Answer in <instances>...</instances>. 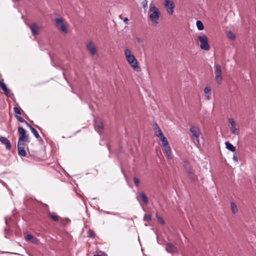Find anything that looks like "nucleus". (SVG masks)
Returning a JSON list of instances; mask_svg holds the SVG:
<instances>
[{
  "mask_svg": "<svg viewBox=\"0 0 256 256\" xmlns=\"http://www.w3.org/2000/svg\"><path fill=\"white\" fill-rule=\"evenodd\" d=\"M124 54L128 62L130 64L134 70L136 72L140 70V68L138 66V62L134 56L132 54L131 51L128 48L124 50Z\"/></svg>",
  "mask_w": 256,
  "mask_h": 256,
  "instance_id": "1",
  "label": "nucleus"
},
{
  "mask_svg": "<svg viewBox=\"0 0 256 256\" xmlns=\"http://www.w3.org/2000/svg\"><path fill=\"white\" fill-rule=\"evenodd\" d=\"M18 133L19 136L18 143L30 142L28 135L26 134V130L22 127H18Z\"/></svg>",
  "mask_w": 256,
  "mask_h": 256,
  "instance_id": "2",
  "label": "nucleus"
},
{
  "mask_svg": "<svg viewBox=\"0 0 256 256\" xmlns=\"http://www.w3.org/2000/svg\"><path fill=\"white\" fill-rule=\"evenodd\" d=\"M56 26L60 29L64 34H66L68 32V29L64 23V19L60 18H56L54 20Z\"/></svg>",
  "mask_w": 256,
  "mask_h": 256,
  "instance_id": "3",
  "label": "nucleus"
},
{
  "mask_svg": "<svg viewBox=\"0 0 256 256\" xmlns=\"http://www.w3.org/2000/svg\"><path fill=\"white\" fill-rule=\"evenodd\" d=\"M198 40L200 42V48L204 50H208L210 48V45L208 43V38L206 36H200L198 37Z\"/></svg>",
  "mask_w": 256,
  "mask_h": 256,
  "instance_id": "4",
  "label": "nucleus"
},
{
  "mask_svg": "<svg viewBox=\"0 0 256 256\" xmlns=\"http://www.w3.org/2000/svg\"><path fill=\"white\" fill-rule=\"evenodd\" d=\"M215 80L218 84H220L222 82V67L220 64H215Z\"/></svg>",
  "mask_w": 256,
  "mask_h": 256,
  "instance_id": "5",
  "label": "nucleus"
},
{
  "mask_svg": "<svg viewBox=\"0 0 256 256\" xmlns=\"http://www.w3.org/2000/svg\"><path fill=\"white\" fill-rule=\"evenodd\" d=\"M190 130L192 134L191 138H194L198 143H199V138L201 134V132L200 128L197 126H190Z\"/></svg>",
  "mask_w": 256,
  "mask_h": 256,
  "instance_id": "6",
  "label": "nucleus"
},
{
  "mask_svg": "<svg viewBox=\"0 0 256 256\" xmlns=\"http://www.w3.org/2000/svg\"><path fill=\"white\" fill-rule=\"evenodd\" d=\"M164 6L167 12L170 14H172L175 8L174 3L170 0H164Z\"/></svg>",
  "mask_w": 256,
  "mask_h": 256,
  "instance_id": "7",
  "label": "nucleus"
},
{
  "mask_svg": "<svg viewBox=\"0 0 256 256\" xmlns=\"http://www.w3.org/2000/svg\"><path fill=\"white\" fill-rule=\"evenodd\" d=\"M229 123L230 124V130L232 134L238 136L240 134V130L236 126V123L232 118H228Z\"/></svg>",
  "mask_w": 256,
  "mask_h": 256,
  "instance_id": "8",
  "label": "nucleus"
},
{
  "mask_svg": "<svg viewBox=\"0 0 256 256\" xmlns=\"http://www.w3.org/2000/svg\"><path fill=\"white\" fill-rule=\"evenodd\" d=\"M160 11H155L150 16V20L152 22L153 24H157L158 22V19L160 17Z\"/></svg>",
  "mask_w": 256,
  "mask_h": 256,
  "instance_id": "9",
  "label": "nucleus"
},
{
  "mask_svg": "<svg viewBox=\"0 0 256 256\" xmlns=\"http://www.w3.org/2000/svg\"><path fill=\"white\" fill-rule=\"evenodd\" d=\"M136 198L140 204L142 202H143L145 204H147L148 202L147 196L143 192H137Z\"/></svg>",
  "mask_w": 256,
  "mask_h": 256,
  "instance_id": "10",
  "label": "nucleus"
},
{
  "mask_svg": "<svg viewBox=\"0 0 256 256\" xmlns=\"http://www.w3.org/2000/svg\"><path fill=\"white\" fill-rule=\"evenodd\" d=\"M86 48L91 55L94 56L97 54L96 48L92 42H88L86 44Z\"/></svg>",
  "mask_w": 256,
  "mask_h": 256,
  "instance_id": "11",
  "label": "nucleus"
},
{
  "mask_svg": "<svg viewBox=\"0 0 256 256\" xmlns=\"http://www.w3.org/2000/svg\"><path fill=\"white\" fill-rule=\"evenodd\" d=\"M26 144H24L22 143H18V154L22 156H26V152L24 150V146Z\"/></svg>",
  "mask_w": 256,
  "mask_h": 256,
  "instance_id": "12",
  "label": "nucleus"
},
{
  "mask_svg": "<svg viewBox=\"0 0 256 256\" xmlns=\"http://www.w3.org/2000/svg\"><path fill=\"white\" fill-rule=\"evenodd\" d=\"M94 126L95 130L100 134H102L104 130V125L102 122H94Z\"/></svg>",
  "mask_w": 256,
  "mask_h": 256,
  "instance_id": "13",
  "label": "nucleus"
},
{
  "mask_svg": "<svg viewBox=\"0 0 256 256\" xmlns=\"http://www.w3.org/2000/svg\"><path fill=\"white\" fill-rule=\"evenodd\" d=\"M153 127L155 134L156 136L160 138L164 135L163 132L156 122L153 124Z\"/></svg>",
  "mask_w": 256,
  "mask_h": 256,
  "instance_id": "14",
  "label": "nucleus"
},
{
  "mask_svg": "<svg viewBox=\"0 0 256 256\" xmlns=\"http://www.w3.org/2000/svg\"><path fill=\"white\" fill-rule=\"evenodd\" d=\"M0 142L4 144L6 146V148L8 150H10L11 149V144L10 140L6 138L4 136L0 137Z\"/></svg>",
  "mask_w": 256,
  "mask_h": 256,
  "instance_id": "15",
  "label": "nucleus"
},
{
  "mask_svg": "<svg viewBox=\"0 0 256 256\" xmlns=\"http://www.w3.org/2000/svg\"><path fill=\"white\" fill-rule=\"evenodd\" d=\"M30 28L32 31V33L34 36H36L39 34V32L38 30V27L37 24L36 23H32L31 24L28 26Z\"/></svg>",
  "mask_w": 256,
  "mask_h": 256,
  "instance_id": "16",
  "label": "nucleus"
},
{
  "mask_svg": "<svg viewBox=\"0 0 256 256\" xmlns=\"http://www.w3.org/2000/svg\"><path fill=\"white\" fill-rule=\"evenodd\" d=\"M166 250L167 252L172 254H174L176 252V248L170 243L167 244L166 247Z\"/></svg>",
  "mask_w": 256,
  "mask_h": 256,
  "instance_id": "17",
  "label": "nucleus"
},
{
  "mask_svg": "<svg viewBox=\"0 0 256 256\" xmlns=\"http://www.w3.org/2000/svg\"><path fill=\"white\" fill-rule=\"evenodd\" d=\"M204 93L205 94V99L210 100L211 98V88L210 86H206L204 88Z\"/></svg>",
  "mask_w": 256,
  "mask_h": 256,
  "instance_id": "18",
  "label": "nucleus"
},
{
  "mask_svg": "<svg viewBox=\"0 0 256 256\" xmlns=\"http://www.w3.org/2000/svg\"><path fill=\"white\" fill-rule=\"evenodd\" d=\"M0 85L2 89L4 92V94L8 96L9 92H8V90L7 88L6 85L4 82H2V81H0Z\"/></svg>",
  "mask_w": 256,
  "mask_h": 256,
  "instance_id": "19",
  "label": "nucleus"
},
{
  "mask_svg": "<svg viewBox=\"0 0 256 256\" xmlns=\"http://www.w3.org/2000/svg\"><path fill=\"white\" fill-rule=\"evenodd\" d=\"M226 148L230 151L234 152L236 150V148L228 142L225 143Z\"/></svg>",
  "mask_w": 256,
  "mask_h": 256,
  "instance_id": "20",
  "label": "nucleus"
},
{
  "mask_svg": "<svg viewBox=\"0 0 256 256\" xmlns=\"http://www.w3.org/2000/svg\"><path fill=\"white\" fill-rule=\"evenodd\" d=\"M158 138L162 142V146H164L168 145V140H167L166 138L164 136V135H163L161 137H160Z\"/></svg>",
  "mask_w": 256,
  "mask_h": 256,
  "instance_id": "21",
  "label": "nucleus"
},
{
  "mask_svg": "<svg viewBox=\"0 0 256 256\" xmlns=\"http://www.w3.org/2000/svg\"><path fill=\"white\" fill-rule=\"evenodd\" d=\"M230 207H231L232 212L234 214H235L238 212V210L236 206L234 204V202H230Z\"/></svg>",
  "mask_w": 256,
  "mask_h": 256,
  "instance_id": "22",
  "label": "nucleus"
},
{
  "mask_svg": "<svg viewBox=\"0 0 256 256\" xmlns=\"http://www.w3.org/2000/svg\"><path fill=\"white\" fill-rule=\"evenodd\" d=\"M197 28L198 30H202L204 28L202 22L200 20H197L196 22Z\"/></svg>",
  "mask_w": 256,
  "mask_h": 256,
  "instance_id": "23",
  "label": "nucleus"
},
{
  "mask_svg": "<svg viewBox=\"0 0 256 256\" xmlns=\"http://www.w3.org/2000/svg\"><path fill=\"white\" fill-rule=\"evenodd\" d=\"M187 170H188V174L190 178V180L192 181H194L195 180V178L194 176H192V175L193 174V170L190 168H188Z\"/></svg>",
  "mask_w": 256,
  "mask_h": 256,
  "instance_id": "24",
  "label": "nucleus"
},
{
  "mask_svg": "<svg viewBox=\"0 0 256 256\" xmlns=\"http://www.w3.org/2000/svg\"><path fill=\"white\" fill-rule=\"evenodd\" d=\"M31 132H32V133L34 134V136L38 140L39 139H41V138H40V136H39V134L38 132V131L34 128H32L31 130H30Z\"/></svg>",
  "mask_w": 256,
  "mask_h": 256,
  "instance_id": "25",
  "label": "nucleus"
},
{
  "mask_svg": "<svg viewBox=\"0 0 256 256\" xmlns=\"http://www.w3.org/2000/svg\"><path fill=\"white\" fill-rule=\"evenodd\" d=\"M150 10L152 12L155 11H159L158 8L152 2L150 3Z\"/></svg>",
  "mask_w": 256,
  "mask_h": 256,
  "instance_id": "26",
  "label": "nucleus"
},
{
  "mask_svg": "<svg viewBox=\"0 0 256 256\" xmlns=\"http://www.w3.org/2000/svg\"><path fill=\"white\" fill-rule=\"evenodd\" d=\"M228 36L230 39L232 40H236V36H235L234 34L232 31L228 32Z\"/></svg>",
  "mask_w": 256,
  "mask_h": 256,
  "instance_id": "27",
  "label": "nucleus"
},
{
  "mask_svg": "<svg viewBox=\"0 0 256 256\" xmlns=\"http://www.w3.org/2000/svg\"><path fill=\"white\" fill-rule=\"evenodd\" d=\"M49 216L54 220L56 222L58 220V216L57 214L54 212L50 213Z\"/></svg>",
  "mask_w": 256,
  "mask_h": 256,
  "instance_id": "28",
  "label": "nucleus"
},
{
  "mask_svg": "<svg viewBox=\"0 0 256 256\" xmlns=\"http://www.w3.org/2000/svg\"><path fill=\"white\" fill-rule=\"evenodd\" d=\"M26 238L28 240L31 241L32 242H36L38 240L32 234H28Z\"/></svg>",
  "mask_w": 256,
  "mask_h": 256,
  "instance_id": "29",
  "label": "nucleus"
},
{
  "mask_svg": "<svg viewBox=\"0 0 256 256\" xmlns=\"http://www.w3.org/2000/svg\"><path fill=\"white\" fill-rule=\"evenodd\" d=\"M100 212L102 214H112V215H114V216H118V215H119L118 214L114 213L113 212L106 211V210H101Z\"/></svg>",
  "mask_w": 256,
  "mask_h": 256,
  "instance_id": "30",
  "label": "nucleus"
},
{
  "mask_svg": "<svg viewBox=\"0 0 256 256\" xmlns=\"http://www.w3.org/2000/svg\"><path fill=\"white\" fill-rule=\"evenodd\" d=\"M156 217L158 220V221L162 225L165 224V222L164 219L161 217L158 216V214L156 215Z\"/></svg>",
  "mask_w": 256,
  "mask_h": 256,
  "instance_id": "31",
  "label": "nucleus"
},
{
  "mask_svg": "<svg viewBox=\"0 0 256 256\" xmlns=\"http://www.w3.org/2000/svg\"><path fill=\"white\" fill-rule=\"evenodd\" d=\"M88 236L90 238H94V236H95V234L94 232V231H92L91 230H89L88 232Z\"/></svg>",
  "mask_w": 256,
  "mask_h": 256,
  "instance_id": "32",
  "label": "nucleus"
},
{
  "mask_svg": "<svg viewBox=\"0 0 256 256\" xmlns=\"http://www.w3.org/2000/svg\"><path fill=\"white\" fill-rule=\"evenodd\" d=\"M148 0H143L141 2V5L144 8H146L148 6Z\"/></svg>",
  "mask_w": 256,
  "mask_h": 256,
  "instance_id": "33",
  "label": "nucleus"
},
{
  "mask_svg": "<svg viewBox=\"0 0 256 256\" xmlns=\"http://www.w3.org/2000/svg\"><path fill=\"white\" fill-rule=\"evenodd\" d=\"M151 219V216L149 214H145L144 218V220L148 222L150 221Z\"/></svg>",
  "mask_w": 256,
  "mask_h": 256,
  "instance_id": "34",
  "label": "nucleus"
},
{
  "mask_svg": "<svg viewBox=\"0 0 256 256\" xmlns=\"http://www.w3.org/2000/svg\"><path fill=\"white\" fill-rule=\"evenodd\" d=\"M134 184L135 185L137 186V187H138L140 186V181H139V179L136 177L134 178Z\"/></svg>",
  "mask_w": 256,
  "mask_h": 256,
  "instance_id": "35",
  "label": "nucleus"
},
{
  "mask_svg": "<svg viewBox=\"0 0 256 256\" xmlns=\"http://www.w3.org/2000/svg\"><path fill=\"white\" fill-rule=\"evenodd\" d=\"M14 110L16 115L21 114L20 110L17 107H14Z\"/></svg>",
  "mask_w": 256,
  "mask_h": 256,
  "instance_id": "36",
  "label": "nucleus"
},
{
  "mask_svg": "<svg viewBox=\"0 0 256 256\" xmlns=\"http://www.w3.org/2000/svg\"><path fill=\"white\" fill-rule=\"evenodd\" d=\"M164 150L166 151V154H169L170 152V148L169 145L164 146Z\"/></svg>",
  "mask_w": 256,
  "mask_h": 256,
  "instance_id": "37",
  "label": "nucleus"
},
{
  "mask_svg": "<svg viewBox=\"0 0 256 256\" xmlns=\"http://www.w3.org/2000/svg\"><path fill=\"white\" fill-rule=\"evenodd\" d=\"M16 116V120H17L18 122H25V121H26L24 118H22V117H20V116H18L17 115H16V116Z\"/></svg>",
  "mask_w": 256,
  "mask_h": 256,
  "instance_id": "38",
  "label": "nucleus"
},
{
  "mask_svg": "<svg viewBox=\"0 0 256 256\" xmlns=\"http://www.w3.org/2000/svg\"><path fill=\"white\" fill-rule=\"evenodd\" d=\"M233 160L234 161V162H238V156H236V154H234V156H233Z\"/></svg>",
  "mask_w": 256,
  "mask_h": 256,
  "instance_id": "39",
  "label": "nucleus"
},
{
  "mask_svg": "<svg viewBox=\"0 0 256 256\" xmlns=\"http://www.w3.org/2000/svg\"><path fill=\"white\" fill-rule=\"evenodd\" d=\"M24 123L26 124V126L31 130L33 127L26 121H25Z\"/></svg>",
  "mask_w": 256,
  "mask_h": 256,
  "instance_id": "40",
  "label": "nucleus"
},
{
  "mask_svg": "<svg viewBox=\"0 0 256 256\" xmlns=\"http://www.w3.org/2000/svg\"><path fill=\"white\" fill-rule=\"evenodd\" d=\"M167 157L168 159L171 160L172 158V156H171V152L166 154Z\"/></svg>",
  "mask_w": 256,
  "mask_h": 256,
  "instance_id": "41",
  "label": "nucleus"
},
{
  "mask_svg": "<svg viewBox=\"0 0 256 256\" xmlns=\"http://www.w3.org/2000/svg\"><path fill=\"white\" fill-rule=\"evenodd\" d=\"M128 18H124V22H128Z\"/></svg>",
  "mask_w": 256,
  "mask_h": 256,
  "instance_id": "42",
  "label": "nucleus"
},
{
  "mask_svg": "<svg viewBox=\"0 0 256 256\" xmlns=\"http://www.w3.org/2000/svg\"><path fill=\"white\" fill-rule=\"evenodd\" d=\"M89 108L90 109H92L93 108V107L92 106V105H89Z\"/></svg>",
  "mask_w": 256,
  "mask_h": 256,
  "instance_id": "43",
  "label": "nucleus"
},
{
  "mask_svg": "<svg viewBox=\"0 0 256 256\" xmlns=\"http://www.w3.org/2000/svg\"><path fill=\"white\" fill-rule=\"evenodd\" d=\"M7 218H5V222H6V224H7Z\"/></svg>",
  "mask_w": 256,
  "mask_h": 256,
  "instance_id": "44",
  "label": "nucleus"
},
{
  "mask_svg": "<svg viewBox=\"0 0 256 256\" xmlns=\"http://www.w3.org/2000/svg\"><path fill=\"white\" fill-rule=\"evenodd\" d=\"M188 162L187 161H185L184 162V166H186V165L187 164Z\"/></svg>",
  "mask_w": 256,
  "mask_h": 256,
  "instance_id": "45",
  "label": "nucleus"
}]
</instances>
